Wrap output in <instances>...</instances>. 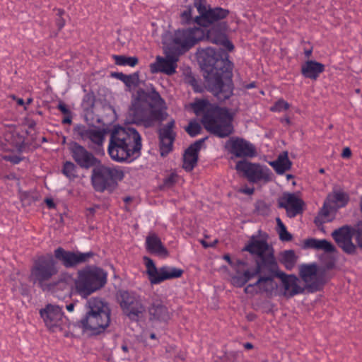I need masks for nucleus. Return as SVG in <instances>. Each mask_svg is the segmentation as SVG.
<instances>
[{"instance_id":"a19ab883","label":"nucleus","mask_w":362,"mask_h":362,"mask_svg":"<svg viewBox=\"0 0 362 362\" xmlns=\"http://www.w3.org/2000/svg\"><path fill=\"white\" fill-rule=\"evenodd\" d=\"M277 223L278 233L280 240L283 241H289L292 238V235L287 231L285 225L279 218L276 219Z\"/></svg>"},{"instance_id":"37998d69","label":"nucleus","mask_w":362,"mask_h":362,"mask_svg":"<svg viewBox=\"0 0 362 362\" xmlns=\"http://www.w3.org/2000/svg\"><path fill=\"white\" fill-rule=\"evenodd\" d=\"M216 44L221 45L227 51L230 52L233 49L234 46L225 35H221L214 40Z\"/></svg>"},{"instance_id":"052dcab7","label":"nucleus","mask_w":362,"mask_h":362,"mask_svg":"<svg viewBox=\"0 0 362 362\" xmlns=\"http://www.w3.org/2000/svg\"><path fill=\"white\" fill-rule=\"evenodd\" d=\"M16 102H17L18 105H24V100L22 98H18L16 100Z\"/></svg>"},{"instance_id":"0eeeda50","label":"nucleus","mask_w":362,"mask_h":362,"mask_svg":"<svg viewBox=\"0 0 362 362\" xmlns=\"http://www.w3.org/2000/svg\"><path fill=\"white\" fill-rule=\"evenodd\" d=\"M107 281V274L98 267H87L77 272L75 287L77 293L83 298L100 289Z\"/></svg>"},{"instance_id":"0e129e2a","label":"nucleus","mask_w":362,"mask_h":362,"mask_svg":"<svg viewBox=\"0 0 362 362\" xmlns=\"http://www.w3.org/2000/svg\"><path fill=\"white\" fill-rule=\"evenodd\" d=\"M32 102H33V98H29L27 99L26 103L27 104H30Z\"/></svg>"},{"instance_id":"2eb2a0df","label":"nucleus","mask_w":362,"mask_h":362,"mask_svg":"<svg viewBox=\"0 0 362 362\" xmlns=\"http://www.w3.org/2000/svg\"><path fill=\"white\" fill-rule=\"evenodd\" d=\"M223 258L235 272V274L231 276V284L235 287H243L257 274L258 269H250L247 262L245 261L240 259L233 261L228 254L224 255Z\"/></svg>"},{"instance_id":"a211bd4d","label":"nucleus","mask_w":362,"mask_h":362,"mask_svg":"<svg viewBox=\"0 0 362 362\" xmlns=\"http://www.w3.org/2000/svg\"><path fill=\"white\" fill-rule=\"evenodd\" d=\"M74 134L92 148H99L105 141L104 130L96 127L76 124L74 128Z\"/></svg>"},{"instance_id":"58836bf2","label":"nucleus","mask_w":362,"mask_h":362,"mask_svg":"<svg viewBox=\"0 0 362 362\" xmlns=\"http://www.w3.org/2000/svg\"><path fill=\"white\" fill-rule=\"evenodd\" d=\"M11 144L14 148V150L21 153L25 148V138L23 136L18 133H14L11 135Z\"/></svg>"},{"instance_id":"bf43d9fd","label":"nucleus","mask_w":362,"mask_h":362,"mask_svg":"<svg viewBox=\"0 0 362 362\" xmlns=\"http://www.w3.org/2000/svg\"><path fill=\"white\" fill-rule=\"evenodd\" d=\"M244 347L247 349H252L253 345L251 343L247 342L244 344Z\"/></svg>"},{"instance_id":"9b49d317","label":"nucleus","mask_w":362,"mask_h":362,"mask_svg":"<svg viewBox=\"0 0 362 362\" xmlns=\"http://www.w3.org/2000/svg\"><path fill=\"white\" fill-rule=\"evenodd\" d=\"M120 307L123 313L132 320L137 321L146 312L144 299L134 292L121 291Z\"/></svg>"},{"instance_id":"6ab92c4d","label":"nucleus","mask_w":362,"mask_h":362,"mask_svg":"<svg viewBox=\"0 0 362 362\" xmlns=\"http://www.w3.org/2000/svg\"><path fill=\"white\" fill-rule=\"evenodd\" d=\"M227 151L236 158H252L256 155V150L250 142L238 137H231L225 145Z\"/></svg>"},{"instance_id":"1a4fd4ad","label":"nucleus","mask_w":362,"mask_h":362,"mask_svg":"<svg viewBox=\"0 0 362 362\" xmlns=\"http://www.w3.org/2000/svg\"><path fill=\"white\" fill-rule=\"evenodd\" d=\"M124 175L119 168L97 164L92 170L91 183L96 191L103 192L114 189Z\"/></svg>"},{"instance_id":"49530a36","label":"nucleus","mask_w":362,"mask_h":362,"mask_svg":"<svg viewBox=\"0 0 362 362\" xmlns=\"http://www.w3.org/2000/svg\"><path fill=\"white\" fill-rule=\"evenodd\" d=\"M192 8L191 7L187 8L181 13V20L185 23H189L192 19Z\"/></svg>"},{"instance_id":"6e6d98bb","label":"nucleus","mask_w":362,"mask_h":362,"mask_svg":"<svg viewBox=\"0 0 362 362\" xmlns=\"http://www.w3.org/2000/svg\"><path fill=\"white\" fill-rule=\"evenodd\" d=\"M62 123L64 124H71V115H66L62 120Z\"/></svg>"},{"instance_id":"20e7f679","label":"nucleus","mask_w":362,"mask_h":362,"mask_svg":"<svg viewBox=\"0 0 362 362\" xmlns=\"http://www.w3.org/2000/svg\"><path fill=\"white\" fill-rule=\"evenodd\" d=\"M141 147V137L135 129L119 127L110 134L107 152L116 162L131 163L140 156Z\"/></svg>"},{"instance_id":"9d476101","label":"nucleus","mask_w":362,"mask_h":362,"mask_svg":"<svg viewBox=\"0 0 362 362\" xmlns=\"http://www.w3.org/2000/svg\"><path fill=\"white\" fill-rule=\"evenodd\" d=\"M58 271L57 262L52 256H42L34 262L30 278L33 284L45 290L49 285L47 282L58 273Z\"/></svg>"},{"instance_id":"cd10ccee","label":"nucleus","mask_w":362,"mask_h":362,"mask_svg":"<svg viewBox=\"0 0 362 362\" xmlns=\"http://www.w3.org/2000/svg\"><path fill=\"white\" fill-rule=\"evenodd\" d=\"M206 138L197 140L185 151L183 156V168L187 171H191L195 167L198 160V153L200 151Z\"/></svg>"},{"instance_id":"69168bd1","label":"nucleus","mask_w":362,"mask_h":362,"mask_svg":"<svg viewBox=\"0 0 362 362\" xmlns=\"http://www.w3.org/2000/svg\"><path fill=\"white\" fill-rule=\"evenodd\" d=\"M130 200H131V198H130V197H125V198L124 199V201L125 202H129Z\"/></svg>"},{"instance_id":"412c9836","label":"nucleus","mask_w":362,"mask_h":362,"mask_svg":"<svg viewBox=\"0 0 362 362\" xmlns=\"http://www.w3.org/2000/svg\"><path fill=\"white\" fill-rule=\"evenodd\" d=\"M69 151L73 159L82 168L88 169L100 163L92 153L76 142L70 144Z\"/></svg>"},{"instance_id":"c03bdc74","label":"nucleus","mask_w":362,"mask_h":362,"mask_svg":"<svg viewBox=\"0 0 362 362\" xmlns=\"http://www.w3.org/2000/svg\"><path fill=\"white\" fill-rule=\"evenodd\" d=\"M289 108V104L284 100H279L275 104L271 107V110L273 112H281L286 110Z\"/></svg>"},{"instance_id":"4be33fe9","label":"nucleus","mask_w":362,"mask_h":362,"mask_svg":"<svg viewBox=\"0 0 362 362\" xmlns=\"http://www.w3.org/2000/svg\"><path fill=\"white\" fill-rule=\"evenodd\" d=\"M75 281L71 274L64 272L59 275L57 281L49 283L46 289L51 291L59 298H62L66 296H70L75 286Z\"/></svg>"},{"instance_id":"f03ea898","label":"nucleus","mask_w":362,"mask_h":362,"mask_svg":"<svg viewBox=\"0 0 362 362\" xmlns=\"http://www.w3.org/2000/svg\"><path fill=\"white\" fill-rule=\"evenodd\" d=\"M205 32L197 27L177 30L169 37L164 39L165 57L158 56L156 62L151 64L150 69L152 73H164L173 75L176 72L177 62L179 57L198 41L204 38Z\"/></svg>"},{"instance_id":"09e8293b","label":"nucleus","mask_w":362,"mask_h":362,"mask_svg":"<svg viewBox=\"0 0 362 362\" xmlns=\"http://www.w3.org/2000/svg\"><path fill=\"white\" fill-rule=\"evenodd\" d=\"M177 175L175 173H171L169 176H168L165 180L164 184L165 186H171L173 183H175L177 180Z\"/></svg>"},{"instance_id":"f704fd0d","label":"nucleus","mask_w":362,"mask_h":362,"mask_svg":"<svg viewBox=\"0 0 362 362\" xmlns=\"http://www.w3.org/2000/svg\"><path fill=\"white\" fill-rule=\"evenodd\" d=\"M116 77L122 81L129 89L135 88L139 85V74L136 72L129 75L123 73H117L116 74Z\"/></svg>"},{"instance_id":"c756f323","label":"nucleus","mask_w":362,"mask_h":362,"mask_svg":"<svg viewBox=\"0 0 362 362\" xmlns=\"http://www.w3.org/2000/svg\"><path fill=\"white\" fill-rule=\"evenodd\" d=\"M146 248L151 254L165 257L168 255L160 238L155 233L149 234L146 238Z\"/></svg>"},{"instance_id":"2f4dec72","label":"nucleus","mask_w":362,"mask_h":362,"mask_svg":"<svg viewBox=\"0 0 362 362\" xmlns=\"http://www.w3.org/2000/svg\"><path fill=\"white\" fill-rule=\"evenodd\" d=\"M349 199V195L339 189H334L332 193L328 194L326 199V200L334 208L345 206L347 204Z\"/></svg>"},{"instance_id":"774afa93","label":"nucleus","mask_w":362,"mask_h":362,"mask_svg":"<svg viewBox=\"0 0 362 362\" xmlns=\"http://www.w3.org/2000/svg\"><path fill=\"white\" fill-rule=\"evenodd\" d=\"M122 349L124 351H127V347L126 346H122Z\"/></svg>"},{"instance_id":"de8ad7c7","label":"nucleus","mask_w":362,"mask_h":362,"mask_svg":"<svg viewBox=\"0 0 362 362\" xmlns=\"http://www.w3.org/2000/svg\"><path fill=\"white\" fill-rule=\"evenodd\" d=\"M2 158L4 160L9 161L13 164L19 163L22 158L18 156H11V155H5L2 156Z\"/></svg>"},{"instance_id":"e433bc0d","label":"nucleus","mask_w":362,"mask_h":362,"mask_svg":"<svg viewBox=\"0 0 362 362\" xmlns=\"http://www.w3.org/2000/svg\"><path fill=\"white\" fill-rule=\"evenodd\" d=\"M281 262L285 267L291 270L296 263V256L293 250H286L281 254Z\"/></svg>"},{"instance_id":"8fccbe9b","label":"nucleus","mask_w":362,"mask_h":362,"mask_svg":"<svg viewBox=\"0 0 362 362\" xmlns=\"http://www.w3.org/2000/svg\"><path fill=\"white\" fill-rule=\"evenodd\" d=\"M63 14H64V11H62L61 9L57 10V15L59 16V18L57 19V24L59 29H62L65 24L64 20L62 18Z\"/></svg>"},{"instance_id":"aec40b11","label":"nucleus","mask_w":362,"mask_h":362,"mask_svg":"<svg viewBox=\"0 0 362 362\" xmlns=\"http://www.w3.org/2000/svg\"><path fill=\"white\" fill-rule=\"evenodd\" d=\"M54 257L62 262V264L66 268L74 267L76 265L87 262L90 257L93 256L92 252H71L58 247L54 250Z\"/></svg>"},{"instance_id":"393cba45","label":"nucleus","mask_w":362,"mask_h":362,"mask_svg":"<svg viewBox=\"0 0 362 362\" xmlns=\"http://www.w3.org/2000/svg\"><path fill=\"white\" fill-rule=\"evenodd\" d=\"M174 127L175 121L171 120L159 131L160 151L162 156H165L172 151L175 136V134L173 132Z\"/></svg>"},{"instance_id":"4d7b16f0","label":"nucleus","mask_w":362,"mask_h":362,"mask_svg":"<svg viewBox=\"0 0 362 362\" xmlns=\"http://www.w3.org/2000/svg\"><path fill=\"white\" fill-rule=\"evenodd\" d=\"M75 305L74 303H70L66 306V310L69 312H73L74 310Z\"/></svg>"},{"instance_id":"864d4df0","label":"nucleus","mask_w":362,"mask_h":362,"mask_svg":"<svg viewBox=\"0 0 362 362\" xmlns=\"http://www.w3.org/2000/svg\"><path fill=\"white\" fill-rule=\"evenodd\" d=\"M254 188H250V187H245L244 189H241V192L245 194H248V195H250V194H252L254 193Z\"/></svg>"},{"instance_id":"4468645a","label":"nucleus","mask_w":362,"mask_h":362,"mask_svg":"<svg viewBox=\"0 0 362 362\" xmlns=\"http://www.w3.org/2000/svg\"><path fill=\"white\" fill-rule=\"evenodd\" d=\"M144 260L146 273L151 284H158L168 279L179 278L183 274L182 269L173 267L163 266L157 269L153 261L148 257H144Z\"/></svg>"},{"instance_id":"bb28decb","label":"nucleus","mask_w":362,"mask_h":362,"mask_svg":"<svg viewBox=\"0 0 362 362\" xmlns=\"http://www.w3.org/2000/svg\"><path fill=\"white\" fill-rule=\"evenodd\" d=\"M280 278L284 296L291 298L303 293L304 287L301 285L300 279L296 275L281 274Z\"/></svg>"},{"instance_id":"ddd939ff","label":"nucleus","mask_w":362,"mask_h":362,"mask_svg":"<svg viewBox=\"0 0 362 362\" xmlns=\"http://www.w3.org/2000/svg\"><path fill=\"white\" fill-rule=\"evenodd\" d=\"M276 269V265L272 269L264 267L262 272L255 276H258L257 280L254 284H250L245 288V293L252 295L262 293H272L277 287V284L274 281Z\"/></svg>"},{"instance_id":"a878e982","label":"nucleus","mask_w":362,"mask_h":362,"mask_svg":"<svg viewBox=\"0 0 362 362\" xmlns=\"http://www.w3.org/2000/svg\"><path fill=\"white\" fill-rule=\"evenodd\" d=\"M332 236L338 246L345 252L348 254L355 252L356 246L352 243V232L349 227L344 226L334 230L332 233Z\"/></svg>"},{"instance_id":"dca6fc26","label":"nucleus","mask_w":362,"mask_h":362,"mask_svg":"<svg viewBox=\"0 0 362 362\" xmlns=\"http://www.w3.org/2000/svg\"><path fill=\"white\" fill-rule=\"evenodd\" d=\"M235 169L237 171L243 173L251 182H268L272 178V172L269 168L258 163L240 160L236 163Z\"/></svg>"},{"instance_id":"603ef678","label":"nucleus","mask_w":362,"mask_h":362,"mask_svg":"<svg viewBox=\"0 0 362 362\" xmlns=\"http://www.w3.org/2000/svg\"><path fill=\"white\" fill-rule=\"evenodd\" d=\"M351 155V151L349 148L346 147L343 149V152L341 153V156L343 158H349Z\"/></svg>"},{"instance_id":"423d86ee","label":"nucleus","mask_w":362,"mask_h":362,"mask_svg":"<svg viewBox=\"0 0 362 362\" xmlns=\"http://www.w3.org/2000/svg\"><path fill=\"white\" fill-rule=\"evenodd\" d=\"M86 305L88 310L79 321L80 327L93 334H100L109 326L110 309L106 303L95 298L89 299Z\"/></svg>"},{"instance_id":"c9c22d12","label":"nucleus","mask_w":362,"mask_h":362,"mask_svg":"<svg viewBox=\"0 0 362 362\" xmlns=\"http://www.w3.org/2000/svg\"><path fill=\"white\" fill-rule=\"evenodd\" d=\"M334 208L326 199L324 202L323 206L320 209L317 216L315 219L316 224L323 223L331 221L329 218V213L332 209Z\"/></svg>"},{"instance_id":"f257e3e1","label":"nucleus","mask_w":362,"mask_h":362,"mask_svg":"<svg viewBox=\"0 0 362 362\" xmlns=\"http://www.w3.org/2000/svg\"><path fill=\"white\" fill-rule=\"evenodd\" d=\"M199 59L206 69L204 75L208 89L219 100L228 99L233 94V64L223 49L206 47L199 54Z\"/></svg>"},{"instance_id":"f8f14e48","label":"nucleus","mask_w":362,"mask_h":362,"mask_svg":"<svg viewBox=\"0 0 362 362\" xmlns=\"http://www.w3.org/2000/svg\"><path fill=\"white\" fill-rule=\"evenodd\" d=\"M194 6L199 12L194 18V22L201 26L208 27L211 24L222 20L228 15L229 11L220 7L211 8L206 0H194Z\"/></svg>"},{"instance_id":"72a5a7b5","label":"nucleus","mask_w":362,"mask_h":362,"mask_svg":"<svg viewBox=\"0 0 362 362\" xmlns=\"http://www.w3.org/2000/svg\"><path fill=\"white\" fill-rule=\"evenodd\" d=\"M305 244L308 247L322 250L326 252H333L335 250L334 246L325 239L317 240L315 238H310L305 240Z\"/></svg>"},{"instance_id":"f3484780","label":"nucleus","mask_w":362,"mask_h":362,"mask_svg":"<svg viewBox=\"0 0 362 362\" xmlns=\"http://www.w3.org/2000/svg\"><path fill=\"white\" fill-rule=\"evenodd\" d=\"M40 313L46 327L52 332L62 330L69 324L62 308L58 305H47L44 309L40 310Z\"/></svg>"},{"instance_id":"b1692460","label":"nucleus","mask_w":362,"mask_h":362,"mask_svg":"<svg viewBox=\"0 0 362 362\" xmlns=\"http://www.w3.org/2000/svg\"><path fill=\"white\" fill-rule=\"evenodd\" d=\"M299 275L308 288L317 291L320 288L322 281L316 264H301L299 267Z\"/></svg>"},{"instance_id":"5fc2aeb1","label":"nucleus","mask_w":362,"mask_h":362,"mask_svg":"<svg viewBox=\"0 0 362 362\" xmlns=\"http://www.w3.org/2000/svg\"><path fill=\"white\" fill-rule=\"evenodd\" d=\"M45 202H46V204L47 205V206H48L49 208H50V209H51V208H54V202H53V200H52V199H47L45 200Z\"/></svg>"},{"instance_id":"c85d7f7f","label":"nucleus","mask_w":362,"mask_h":362,"mask_svg":"<svg viewBox=\"0 0 362 362\" xmlns=\"http://www.w3.org/2000/svg\"><path fill=\"white\" fill-rule=\"evenodd\" d=\"M151 320L167 322L170 318V314L167 307L160 300H155L148 308Z\"/></svg>"},{"instance_id":"a18cd8bd","label":"nucleus","mask_w":362,"mask_h":362,"mask_svg":"<svg viewBox=\"0 0 362 362\" xmlns=\"http://www.w3.org/2000/svg\"><path fill=\"white\" fill-rule=\"evenodd\" d=\"M354 235L358 245L362 248V222L356 226L354 230Z\"/></svg>"},{"instance_id":"680f3d73","label":"nucleus","mask_w":362,"mask_h":362,"mask_svg":"<svg viewBox=\"0 0 362 362\" xmlns=\"http://www.w3.org/2000/svg\"><path fill=\"white\" fill-rule=\"evenodd\" d=\"M246 87H247V88H248V89H250V88H254V87H255V84H254V83H252L248 84Z\"/></svg>"},{"instance_id":"5701e85b","label":"nucleus","mask_w":362,"mask_h":362,"mask_svg":"<svg viewBox=\"0 0 362 362\" xmlns=\"http://www.w3.org/2000/svg\"><path fill=\"white\" fill-rule=\"evenodd\" d=\"M303 201L295 194H284L279 200V206L286 209L289 218H294L303 211Z\"/></svg>"},{"instance_id":"338daca9","label":"nucleus","mask_w":362,"mask_h":362,"mask_svg":"<svg viewBox=\"0 0 362 362\" xmlns=\"http://www.w3.org/2000/svg\"><path fill=\"white\" fill-rule=\"evenodd\" d=\"M285 122L286 124H289L290 123V119L288 118H286L285 119Z\"/></svg>"},{"instance_id":"7c9ffc66","label":"nucleus","mask_w":362,"mask_h":362,"mask_svg":"<svg viewBox=\"0 0 362 362\" xmlns=\"http://www.w3.org/2000/svg\"><path fill=\"white\" fill-rule=\"evenodd\" d=\"M325 70V66L317 62L308 60L301 69L302 74L308 78L316 79Z\"/></svg>"},{"instance_id":"39448f33","label":"nucleus","mask_w":362,"mask_h":362,"mask_svg":"<svg viewBox=\"0 0 362 362\" xmlns=\"http://www.w3.org/2000/svg\"><path fill=\"white\" fill-rule=\"evenodd\" d=\"M192 107L197 116L202 115L201 122L208 132L221 138L233 133V115L228 109L218 107L206 100H198Z\"/></svg>"},{"instance_id":"79ce46f5","label":"nucleus","mask_w":362,"mask_h":362,"mask_svg":"<svg viewBox=\"0 0 362 362\" xmlns=\"http://www.w3.org/2000/svg\"><path fill=\"white\" fill-rule=\"evenodd\" d=\"M186 132L192 137L198 135L201 130V125L196 121H192L189 125L185 128Z\"/></svg>"},{"instance_id":"e2e57ef3","label":"nucleus","mask_w":362,"mask_h":362,"mask_svg":"<svg viewBox=\"0 0 362 362\" xmlns=\"http://www.w3.org/2000/svg\"><path fill=\"white\" fill-rule=\"evenodd\" d=\"M150 338L152 339H155L156 338V336L154 333H151L150 334Z\"/></svg>"},{"instance_id":"13d9d810","label":"nucleus","mask_w":362,"mask_h":362,"mask_svg":"<svg viewBox=\"0 0 362 362\" xmlns=\"http://www.w3.org/2000/svg\"><path fill=\"white\" fill-rule=\"evenodd\" d=\"M305 55L306 57H310L311 54H312V49H305Z\"/></svg>"},{"instance_id":"3c124183","label":"nucleus","mask_w":362,"mask_h":362,"mask_svg":"<svg viewBox=\"0 0 362 362\" xmlns=\"http://www.w3.org/2000/svg\"><path fill=\"white\" fill-rule=\"evenodd\" d=\"M57 108L64 115H71V111L69 109L66 107V104L63 102H59Z\"/></svg>"},{"instance_id":"6e6552de","label":"nucleus","mask_w":362,"mask_h":362,"mask_svg":"<svg viewBox=\"0 0 362 362\" xmlns=\"http://www.w3.org/2000/svg\"><path fill=\"white\" fill-rule=\"evenodd\" d=\"M243 250L258 258L255 260V267H250V269H258L257 274L262 272L264 267L272 269L276 266L273 250L268 245L267 240L262 237L252 235L245 245Z\"/></svg>"},{"instance_id":"ea45409f","label":"nucleus","mask_w":362,"mask_h":362,"mask_svg":"<svg viewBox=\"0 0 362 362\" xmlns=\"http://www.w3.org/2000/svg\"><path fill=\"white\" fill-rule=\"evenodd\" d=\"M62 173L69 180H74L77 177V168L72 162L66 161L64 164Z\"/></svg>"},{"instance_id":"4c0bfd02","label":"nucleus","mask_w":362,"mask_h":362,"mask_svg":"<svg viewBox=\"0 0 362 362\" xmlns=\"http://www.w3.org/2000/svg\"><path fill=\"white\" fill-rule=\"evenodd\" d=\"M115 64L119 66H135L138 63V59L136 57H126L124 55H114Z\"/></svg>"},{"instance_id":"473e14b6","label":"nucleus","mask_w":362,"mask_h":362,"mask_svg":"<svg viewBox=\"0 0 362 362\" xmlns=\"http://www.w3.org/2000/svg\"><path fill=\"white\" fill-rule=\"evenodd\" d=\"M270 165L278 174H283L291 168V162L288 159V153L284 152L276 160L271 162Z\"/></svg>"},{"instance_id":"7ed1b4c3","label":"nucleus","mask_w":362,"mask_h":362,"mask_svg":"<svg viewBox=\"0 0 362 362\" xmlns=\"http://www.w3.org/2000/svg\"><path fill=\"white\" fill-rule=\"evenodd\" d=\"M163 104L164 100L154 88L150 91L139 88L132 95L127 119L132 123L145 127H153L163 119L162 111L158 107Z\"/></svg>"}]
</instances>
